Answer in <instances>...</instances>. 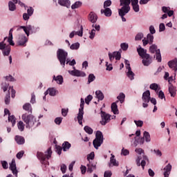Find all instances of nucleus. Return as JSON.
Masks as SVG:
<instances>
[{
	"label": "nucleus",
	"mask_w": 177,
	"mask_h": 177,
	"mask_svg": "<svg viewBox=\"0 0 177 177\" xmlns=\"http://www.w3.org/2000/svg\"><path fill=\"white\" fill-rule=\"evenodd\" d=\"M37 157L42 165H45V167H46V165H49V161H48V160L52 157V148L49 147L44 153L37 151Z\"/></svg>",
	"instance_id": "obj_1"
},
{
	"label": "nucleus",
	"mask_w": 177,
	"mask_h": 177,
	"mask_svg": "<svg viewBox=\"0 0 177 177\" xmlns=\"http://www.w3.org/2000/svg\"><path fill=\"white\" fill-rule=\"evenodd\" d=\"M22 120L26 124V128H32V127H38V122L32 115H22Z\"/></svg>",
	"instance_id": "obj_2"
},
{
	"label": "nucleus",
	"mask_w": 177,
	"mask_h": 177,
	"mask_svg": "<svg viewBox=\"0 0 177 177\" xmlns=\"http://www.w3.org/2000/svg\"><path fill=\"white\" fill-rule=\"evenodd\" d=\"M67 56L68 53L62 48H59L57 51V57L61 64V66H66V60H67Z\"/></svg>",
	"instance_id": "obj_3"
},
{
	"label": "nucleus",
	"mask_w": 177,
	"mask_h": 177,
	"mask_svg": "<svg viewBox=\"0 0 177 177\" xmlns=\"http://www.w3.org/2000/svg\"><path fill=\"white\" fill-rule=\"evenodd\" d=\"M149 52L150 53L154 54L156 53V55H154L153 57H156L157 62L158 63H161L162 58H161V51L156 44H151L149 47Z\"/></svg>",
	"instance_id": "obj_4"
},
{
	"label": "nucleus",
	"mask_w": 177,
	"mask_h": 177,
	"mask_svg": "<svg viewBox=\"0 0 177 177\" xmlns=\"http://www.w3.org/2000/svg\"><path fill=\"white\" fill-rule=\"evenodd\" d=\"M103 144V133L100 131H97L95 134V139L93 141V145L95 149H99Z\"/></svg>",
	"instance_id": "obj_5"
},
{
	"label": "nucleus",
	"mask_w": 177,
	"mask_h": 177,
	"mask_svg": "<svg viewBox=\"0 0 177 177\" xmlns=\"http://www.w3.org/2000/svg\"><path fill=\"white\" fill-rule=\"evenodd\" d=\"M84 104H85V101L83 98L80 100V108L79 109V113H77V119L80 125H82V120H84Z\"/></svg>",
	"instance_id": "obj_6"
},
{
	"label": "nucleus",
	"mask_w": 177,
	"mask_h": 177,
	"mask_svg": "<svg viewBox=\"0 0 177 177\" xmlns=\"http://www.w3.org/2000/svg\"><path fill=\"white\" fill-rule=\"evenodd\" d=\"M146 161H149V158L145 155H142V156H139L136 160L137 166L140 167L141 165L142 169H145V167H146Z\"/></svg>",
	"instance_id": "obj_7"
},
{
	"label": "nucleus",
	"mask_w": 177,
	"mask_h": 177,
	"mask_svg": "<svg viewBox=\"0 0 177 177\" xmlns=\"http://www.w3.org/2000/svg\"><path fill=\"white\" fill-rule=\"evenodd\" d=\"M101 118L102 120L100 122L101 125H106V124L110 122L111 120V116L110 114L106 113V112L101 111Z\"/></svg>",
	"instance_id": "obj_8"
},
{
	"label": "nucleus",
	"mask_w": 177,
	"mask_h": 177,
	"mask_svg": "<svg viewBox=\"0 0 177 177\" xmlns=\"http://www.w3.org/2000/svg\"><path fill=\"white\" fill-rule=\"evenodd\" d=\"M153 41H154V36H153V35L149 33L147 35V39H146V37H145L142 39V45H143V46H146V45H148V44L149 45H153Z\"/></svg>",
	"instance_id": "obj_9"
},
{
	"label": "nucleus",
	"mask_w": 177,
	"mask_h": 177,
	"mask_svg": "<svg viewBox=\"0 0 177 177\" xmlns=\"http://www.w3.org/2000/svg\"><path fill=\"white\" fill-rule=\"evenodd\" d=\"M120 6H122L120 10H131V0H120Z\"/></svg>",
	"instance_id": "obj_10"
},
{
	"label": "nucleus",
	"mask_w": 177,
	"mask_h": 177,
	"mask_svg": "<svg viewBox=\"0 0 177 177\" xmlns=\"http://www.w3.org/2000/svg\"><path fill=\"white\" fill-rule=\"evenodd\" d=\"M153 63V57L150 56V54L146 55L142 57V64L145 66H149Z\"/></svg>",
	"instance_id": "obj_11"
},
{
	"label": "nucleus",
	"mask_w": 177,
	"mask_h": 177,
	"mask_svg": "<svg viewBox=\"0 0 177 177\" xmlns=\"http://www.w3.org/2000/svg\"><path fill=\"white\" fill-rule=\"evenodd\" d=\"M10 169L12 171L13 175L17 176L18 171L17 168L16 167V160L12 159L11 163H10Z\"/></svg>",
	"instance_id": "obj_12"
},
{
	"label": "nucleus",
	"mask_w": 177,
	"mask_h": 177,
	"mask_svg": "<svg viewBox=\"0 0 177 177\" xmlns=\"http://www.w3.org/2000/svg\"><path fill=\"white\" fill-rule=\"evenodd\" d=\"M27 41L28 40L27 39V37H26V35H21L19 37L18 45L19 46H26V44H27Z\"/></svg>",
	"instance_id": "obj_13"
},
{
	"label": "nucleus",
	"mask_w": 177,
	"mask_h": 177,
	"mask_svg": "<svg viewBox=\"0 0 177 177\" xmlns=\"http://www.w3.org/2000/svg\"><path fill=\"white\" fill-rule=\"evenodd\" d=\"M167 64L170 68H172V70H174L175 72L177 71V59L176 58L169 61L167 63Z\"/></svg>",
	"instance_id": "obj_14"
},
{
	"label": "nucleus",
	"mask_w": 177,
	"mask_h": 177,
	"mask_svg": "<svg viewBox=\"0 0 177 177\" xmlns=\"http://www.w3.org/2000/svg\"><path fill=\"white\" fill-rule=\"evenodd\" d=\"M150 91L147 90L142 94V100L145 103H149L150 102Z\"/></svg>",
	"instance_id": "obj_15"
},
{
	"label": "nucleus",
	"mask_w": 177,
	"mask_h": 177,
	"mask_svg": "<svg viewBox=\"0 0 177 177\" xmlns=\"http://www.w3.org/2000/svg\"><path fill=\"white\" fill-rule=\"evenodd\" d=\"M172 169V165L171 164H168L164 169V176L165 177H169V174H171V170Z\"/></svg>",
	"instance_id": "obj_16"
},
{
	"label": "nucleus",
	"mask_w": 177,
	"mask_h": 177,
	"mask_svg": "<svg viewBox=\"0 0 177 177\" xmlns=\"http://www.w3.org/2000/svg\"><path fill=\"white\" fill-rule=\"evenodd\" d=\"M71 74L72 75H74V77H86V74L84 71H78V70L71 71Z\"/></svg>",
	"instance_id": "obj_17"
},
{
	"label": "nucleus",
	"mask_w": 177,
	"mask_h": 177,
	"mask_svg": "<svg viewBox=\"0 0 177 177\" xmlns=\"http://www.w3.org/2000/svg\"><path fill=\"white\" fill-rule=\"evenodd\" d=\"M8 42L11 45V46H15V42L13 41V28H11L9 31Z\"/></svg>",
	"instance_id": "obj_18"
},
{
	"label": "nucleus",
	"mask_w": 177,
	"mask_h": 177,
	"mask_svg": "<svg viewBox=\"0 0 177 177\" xmlns=\"http://www.w3.org/2000/svg\"><path fill=\"white\" fill-rule=\"evenodd\" d=\"M88 20L91 23H96L97 21V15L96 13L91 12L88 15Z\"/></svg>",
	"instance_id": "obj_19"
},
{
	"label": "nucleus",
	"mask_w": 177,
	"mask_h": 177,
	"mask_svg": "<svg viewBox=\"0 0 177 177\" xmlns=\"http://www.w3.org/2000/svg\"><path fill=\"white\" fill-rule=\"evenodd\" d=\"M137 52H138L139 56H140V57H142V59L143 57H145V56H146V55H149V54H147V50H146L142 47L137 48Z\"/></svg>",
	"instance_id": "obj_20"
},
{
	"label": "nucleus",
	"mask_w": 177,
	"mask_h": 177,
	"mask_svg": "<svg viewBox=\"0 0 177 177\" xmlns=\"http://www.w3.org/2000/svg\"><path fill=\"white\" fill-rule=\"evenodd\" d=\"M169 92L171 97H175V96H176V87L174 86L172 84H169Z\"/></svg>",
	"instance_id": "obj_21"
},
{
	"label": "nucleus",
	"mask_w": 177,
	"mask_h": 177,
	"mask_svg": "<svg viewBox=\"0 0 177 177\" xmlns=\"http://www.w3.org/2000/svg\"><path fill=\"white\" fill-rule=\"evenodd\" d=\"M129 10H118L119 16H120L122 21H127V19L124 17L127 13H128Z\"/></svg>",
	"instance_id": "obj_22"
},
{
	"label": "nucleus",
	"mask_w": 177,
	"mask_h": 177,
	"mask_svg": "<svg viewBox=\"0 0 177 177\" xmlns=\"http://www.w3.org/2000/svg\"><path fill=\"white\" fill-rule=\"evenodd\" d=\"M118 100L115 102H113L111 104V111H113V114H118V106L117 105V103H118Z\"/></svg>",
	"instance_id": "obj_23"
},
{
	"label": "nucleus",
	"mask_w": 177,
	"mask_h": 177,
	"mask_svg": "<svg viewBox=\"0 0 177 177\" xmlns=\"http://www.w3.org/2000/svg\"><path fill=\"white\" fill-rule=\"evenodd\" d=\"M101 14L103 15L104 14V16L106 17H110L112 15L111 9L110 8H104L101 10Z\"/></svg>",
	"instance_id": "obj_24"
},
{
	"label": "nucleus",
	"mask_w": 177,
	"mask_h": 177,
	"mask_svg": "<svg viewBox=\"0 0 177 177\" xmlns=\"http://www.w3.org/2000/svg\"><path fill=\"white\" fill-rule=\"evenodd\" d=\"M15 139L18 145H24L26 142L24 137L20 136H16Z\"/></svg>",
	"instance_id": "obj_25"
},
{
	"label": "nucleus",
	"mask_w": 177,
	"mask_h": 177,
	"mask_svg": "<svg viewBox=\"0 0 177 177\" xmlns=\"http://www.w3.org/2000/svg\"><path fill=\"white\" fill-rule=\"evenodd\" d=\"M49 94L50 96H55L56 95V90L54 88H48L45 93L44 95Z\"/></svg>",
	"instance_id": "obj_26"
},
{
	"label": "nucleus",
	"mask_w": 177,
	"mask_h": 177,
	"mask_svg": "<svg viewBox=\"0 0 177 177\" xmlns=\"http://www.w3.org/2000/svg\"><path fill=\"white\" fill-rule=\"evenodd\" d=\"M58 3L61 5V6H66V8L70 6V1L68 0H58Z\"/></svg>",
	"instance_id": "obj_27"
},
{
	"label": "nucleus",
	"mask_w": 177,
	"mask_h": 177,
	"mask_svg": "<svg viewBox=\"0 0 177 177\" xmlns=\"http://www.w3.org/2000/svg\"><path fill=\"white\" fill-rule=\"evenodd\" d=\"M53 80L56 81L57 84H59V85H62L63 84V76L58 75V76H53Z\"/></svg>",
	"instance_id": "obj_28"
},
{
	"label": "nucleus",
	"mask_w": 177,
	"mask_h": 177,
	"mask_svg": "<svg viewBox=\"0 0 177 177\" xmlns=\"http://www.w3.org/2000/svg\"><path fill=\"white\" fill-rule=\"evenodd\" d=\"M95 169H96V165H87V172H89V174H92Z\"/></svg>",
	"instance_id": "obj_29"
},
{
	"label": "nucleus",
	"mask_w": 177,
	"mask_h": 177,
	"mask_svg": "<svg viewBox=\"0 0 177 177\" xmlns=\"http://www.w3.org/2000/svg\"><path fill=\"white\" fill-rule=\"evenodd\" d=\"M70 147H71V144H70V142L65 141L63 144H62V149L64 151H67V150H68L70 149Z\"/></svg>",
	"instance_id": "obj_30"
},
{
	"label": "nucleus",
	"mask_w": 177,
	"mask_h": 177,
	"mask_svg": "<svg viewBox=\"0 0 177 177\" xmlns=\"http://www.w3.org/2000/svg\"><path fill=\"white\" fill-rule=\"evenodd\" d=\"M10 46L8 45L6 46V48L3 50V56H9L10 55Z\"/></svg>",
	"instance_id": "obj_31"
},
{
	"label": "nucleus",
	"mask_w": 177,
	"mask_h": 177,
	"mask_svg": "<svg viewBox=\"0 0 177 177\" xmlns=\"http://www.w3.org/2000/svg\"><path fill=\"white\" fill-rule=\"evenodd\" d=\"M23 109L26 111H30V113H32V107L31 106V104H30V103H26L23 106Z\"/></svg>",
	"instance_id": "obj_32"
},
{
	"label": "nucleus",
	"mask_w": 177,
	"mask_h": 177,
	"mask_svg": "<svg viewBox=\"0 0 177 177\" xmlns=\"http://www.w3.org/2000/svg\"><path fill=\"white\" fill-rule=\"evenodd\" d=\"M95 95L98 100H103L104 99V95L100 91H97Z\"/></svg>",
	"instance_id": "obj_33"
},
{
	"label": "nucleus",
	"mask_w": 177,
	"mask_h": 177,
	"mask_svg": "<svg viewBox=\"0 0 177 177\" xmlns=\"http://www.w3.org/2000/svg\"><path fill=\"white\" fill-rule=\"evenodd\" d=\"M8 8L10 12H15V10H16V3H13L12 1H9Z\"/></svg>",
	"instance_id": "obj_34"
},
{
	"label": "nucleus",
	"mask_w": 177,
	"mask_h": 177,
	"mask_svg": "<svg viewBox=\"0 0 177 177\" xmlns=\"http://www.w3.org/2000/svg\"><path fill=\"white\" fill-rule=\"evenodd\" d=\"M127 70H128V72L127 73V77H129L131 80H133L134 78L133 77H135V73H133V72L132 71V68H129V69Z\"/></svg>",
	"instance_id": "obj_35"
},
{
	"label": "nucleus",
	"mask_w": 177,
	"mask_h": 177,
	"mask_svg": "<svg viewBox=\"0 0 177 177\" xmlns=\"http://www.w3.org/2000/svg\"><path fill=\"white\" fill-rule=\"evenodd\" d=\"M8 121L12 123V127H15V125H16V117H15V115H9Z\"/></svg>",
	"instance_id": "obj_36"
},
{
	"label": "nucleus",
	"mask_w": 177,
	"mask_h": 177,
	"mask_svg": "<svg viewBox=\"0 0 177 177\" xmlns=\"http://www.w3.org/2000/svg\"><path fill=\"white\" fill-rule=\"evenodd\" d=\"M143 136L145 138V142H149L151 140L150 138V133L147 131H145L143 133Z\"/></svg>",
	"instance_id": "obj_37"
},
{
	"label": "nucleus",
	"mask_w": 177,
	"mask_h": 177,
	"mask_svg": "<svg viewBox=\"0 0 177 177\" xmlns=\"http://www.w3.org/2000/svg\"><path fill=\"white\" fill-rule=\"evenodd\" d=\"M82 6V3L81 1H76L74 4L72 5V9H78Z\"/></svg>",
	"instance_id": "obj_38"
},
{
	"label": "nucleus",
	"mask_w": 177,
	"mask_h": 177,
	"mask_svg": "<svg viewBox=\"0 0 177 177\" xmlns=\"http://www.w3.org/2000/svg\"><path fill=\"white\" fill-rule=\"evenodd\" d=\"M84 129L86 133H88V135H92V133H93V129H92L89 126L84 127Z\"/></svg>",
	"instance_id": "obj_39"
},
{
	"label": "nucleus",
	"mask_w": 177,
	"mask_h": 177,
	"mask_svg": "<svg viewBox=\"0 0 177 177\" xmlns=\"http://www.w3.org/2000/svg\"><path fill=\"white\" fill-rule=\"evenodd\" d=\"M117 99H118L120 103H124V100H125V94L123 93H120V95L117 97Z\"/></svg>",
	"instance_id": "obj_40"
},
{
	"label": "nucleus",
	"mask_w": 177,
	"mask_h": 177,
	"mask_svg": "<svg viewBox=\"0 0 177 177\" xmlns=\"http://www.w3.org/2000/svg\"><path fill=\"white\" fill-rule=\"evenodd\" d=\"M18 129L21 131V132H23L24 131V123L21 121H19L17 124Z\"/></svg>",
	"instance_id": "obj_41"
},
{
	"label": "nucleus",
	"mask_w": 177,
	"mask_h": 177,
	"mask_svg": "<svg viewBox=\"0 0 177 177\" xmlns=\"http://www.w3.org/2000/svg\"><path fill=\"white\" fill-rule=\"evenodd\" d=\"M96 80V77L95 76V75L91 73L88 75V84H91V82H93V81Z\"/></svg>",
	"instance_id": "obj_42"
},
{
	"label": "nucleus",
	"mask_w": 177,
	"mask_h": 177,
	"mask_svg": "<svg viewBox=\"0 0 177 177\" xmlns=\"http://www.w3.org/2000/svg\"><path fill=\"white\" fill-rule=\"evenodd\" d=\"M72 50H77V49H80V43H74L70 46Z\"/></svg>",
	"instance_id": "obj_43"
},
{
	"label": "nucleus",
	"mask_w": 177,
	"mask_h": 177,
	"mask_svg": "<svg viewBox=\"0 0 177 177\" xmlns=\"http://www.w3.org/2000/svg\"><path fill=\"white\" fill-rule=\"evenodd\" d=\"M111 0H106L104 2V8H109V7L111 6Z\"/></svg>",
	"instance_id": "obj_44"
},
{
	"label": "nucleus",
	"mask_w": 177,
	"mask_h": 177,
	"mask_svg": "<svg viewBox=\"0 0 177 177\" xmlns=\"http://www.w3.org/2000/svg\"><path fill=\"white\" fill-rule=\"evenodd\" d=\"M114 156H112L111 157V164H113V165L114 167H118V162H117V160L115 159H114Z\"/></svg>",
	"instance_id": "obj_45"
},
{
	"label": "nucleus",
	"mask_w": 177,
	"mask_h": 177,
	"mask_svg": "<svg viewBox=\"0 0 177 177\" xmlns=\"http://www.w3.org/2000/svg\"><path fill=\"white\" fill-rule=\"evenodd\" d=\"M113 55L115 60H120L121 59V53L120 52H113Z\"/></svg>",
	"instance_id": "obj_46"
},
{
	"label": "nucleus",
	"mask_w": 177,
	"mask_h": 177,
	"mask_svg": "<svg viewBox=\"0 0 177 177\" xmlns=\"http://www.w3.org/2000/svg\"><path fill=\"white\" fill-rule=\"evenodd\" d=\"M2 89L3 92H6L8 91V88H9V83L8 82H4L2 83Z\"/></svg>",
	"instance_id": "obj_47"
},
{
	"label": "nucleus",
	"mask_w": 177,
	"mask_h": 177,
	"mask_svg": "<svg viewBox=\"0 0 177 177\" xmlns=\"http://www.w3.org/2000/svg\"><path fill=\"white\" fill-rule=\"evenodd\" d=\"M144 35L142 32H139L136 35L135 39L136 41H140L142 39V38H143Z\"/></svg>",
	"instance_id": "obj_48"
},
{
	"label": "nucleus",
	"mask_w": 177,
	"mask_h": 177,
	"mask_svg": "<svg viewBox=\"0 0 177 177\" xmlns=\"http://www.w3.org/2000/svg\"><path fill=\"white\" fill-rule=\"evenodd\" d=\"M62 150H63V147H62L59 145H56L55 151H56V153H57V154H59V156H60V154H62Z\"/></svg>",
	"instance_id": "obj_49"
},
{
	"label": "nucleus",
	"mask_w": 177,
	"mask_h": 177,
	"mask_svg": "<svg viewBox=\"0 0 177 177\" xmlns=\"http://www.w3.org/2000/svg\"><path fill=\"white\" fill-rule=\"evenodd\" d=\"M10 91H11V97H12V99H15V97L16 96V91H15V89H13V87L11 86L9 87L8 92Z\"/></svg>",
	"instance_id": "obj_50"
},
{
	"label": "nucleus",
	"mask_w": 177,
	"mask_h": 177,
	"mask_svg": "<svg viewBox=\"0 0 177 177\" xmlns=\"http://www.w3.org/2000/svg\"><path fill=\"white\" fill-rule=\"evenodd\" d=\"M62 121H63V118L58 117L55 119V123L57 125H60L62 124Z\"/></svg>",
	"instance_id": "obj_51"
},
{
	"label": "nucleus",
	"mask_w": 177,
	"mask_h": 177,
	"mask_svg": "<svg viewBox=\"0 0 177 177\" xmlns=\"http://www.w3.org/2000/svg\"><path fill=\"white\" fill-rule=\"evenodd\" d=\"M95 35H96V30L93 29L90 32V36H89L90 39H93L95 38Z\"/></svg>",
	"instance_id": "obj_52"
},
{
	"label": "nucleus",
	"mask_w": 177,
	"mask_h": 177,
	"mask_svg": "<svg viewBox=\"0 0 177 177\" xmlns=\"http://www.w3.org/2000/svg\"><path fill=\"white\" fill-rule=\"evenodd\" d=\"M5 103L6 104H9V103H10V93H8V94L6 95Z\"/></svg>",
	"instance_id": "obj_53"
},
{
	"label": "nucleus",
	"mask_w": 177,
	"mask_h": 177,
	"mask_svg": "<svg viewBox=\"0 0 177 177\" xmlns=\"http://www.w3.org/2000/svg\"><path fill=\"white\" fill-rule=\"evenodd\" d=\"M93 99V97L91 95H88L86 98H85V102L86 104H89L91 101Z\"/></svg>",
	"instance_id": "obj_54"
},
{
	"label": "nucleus",
	"mask_w": 177,
	"mask_h": 177,
	"mask_svg": "<svg viewBox=\"0 0 177 177\" xmlns=\"http://www.w3.org/2000/svg\"><path fill=\"white\" fill-rule=\"evenodd\" d=\"M149 88L153 91H157V89H158V85L156 83H153L149 86Z\"/></svg>",
	"instance_id": "obj_55"
},
{
	"label": "nucleus",
	"mask_w": 177,
	"mask_h": 177,
	"mask_svg": "<svg viewBox=\"0 0 177 177\" xmlns=\"http://www.w3.org/2000/svg\"><path fill=\"white\" fill-rule=\"evenodd\" d=\"M120 47L122 50H128L129 46L127 43H122L120 44Z\"/></svg>",
	"instance_id": "obj_56"
},
{
	"label": "nucleus",
	"mask_w": 177,
	"mask_h": 177,
	"mask_svg": "<svg viewBox=\"0 0 177 177\" xmlns=\"http://www.w3.org/2000/svg\"><path fill=\"white\" fill-rule=\"evenodd\" d=\"M1 162L3 169H8V168H9V165H8V162H6V160H3Z\"/></svg>",
	"instance_id": "obj_57"
},
{
	"label": "nucleus",
	"mask_w": 177,
	"mask_h": 177,
	"mask_svg": "<svg viewBox=\"0 0 177 177\" xmlns=\"http://www.w3.org/2000/svg\"><path fill=\"white\" fill-rule=\"evenodd\" d=\"M136 153H138V154H140V156H145V152L142 149V148H137L135 150Z\"/></svg>",
	"instance_id": "obj_58"
},
{
	"label": "nucleus",
	"mask_w": 177,
	"mask_h": 177,
	"mask_svg": "<svg viewBox=\"0 0 177 177\" xmlns=\"http://www.w3.org/2000/svg\"><path fill=\"white\" fill-rule=\"evenodd\" d=\"M23 156H24V151H21L17 153L16 157L18 158V160H20Z\"/></svg>",
	"instance_id": "obj_59"
},
{
	"label": "nucleus",
	"mask_w": 177,
	"mask_h": 177,
	"mask_svg": "<svg viewBox=\"0 0 177 177\" xmlns=\"http://www.w3.org/2000/svg\"><path fill=\"white\" fill-rule=\"evenodd\" d=\"M134 122L137 127H143V121L142 120H134Z\"/></svg>",
	"instance_id": "obj_60"
},
{
	"label": "nucleus",
	"mask_w": 177,
	"mask_h": 177,
	"mask_svg": "<svg viewBox=\"0 0 177 177\" xmlns=\"http://www.w3.org/2000/svg\"><path fill=\"white\" fill-rule=\"evenodd\" d=\"M159 31L160 32H162V31H165V24L162 23L159 25Z\"/></svg>",
	"instance_id": "obj_61"
},
{
	"label": "nucleus",
	"mask_w": 177,
	"mask_h": 177,
	"mask_svg": "<svg viewBox=\"0 0 177 177\" xmlns=\"http://www.w3.org/2000/svg\"><path fill=\"white\" fill-rule=\"evenodd\" d=\"M133 10H134V12H139L140 9H139V4H133Z\"/></svg>",
	"instance_id": "obj_62"
},
{
	"label": "nucleus",
	"mask_w": 177,
	"mask_h": 177,
	"mask_svg": "<svg viewBox=\"0 0 177 177\" xmlns=\"http://www.w3.org/2000/svg\"><path fill=\"white\" fill-rule=\"evenodd\" d=\"M67 169V166H66V165L62 164L61 165V171L62 172V174H66V170Z\"/></svg>",
	"instance_id": "obj_63"
},
{
	"label": "nucleus",
	"mask_w": 177,
	"mask_h": 177,
	"mask_svg": "<svg viewBox=\"0 0 177 177\" xmlns=\"http://www.w3.org/2000/svg\"><path fill=\"white\" fill-rule=\"evenodd\" d=\"M111 171H105L104 174V177H111Z\"/></svg>",
	"instance_id": "obj_64"
}]
</instances>
